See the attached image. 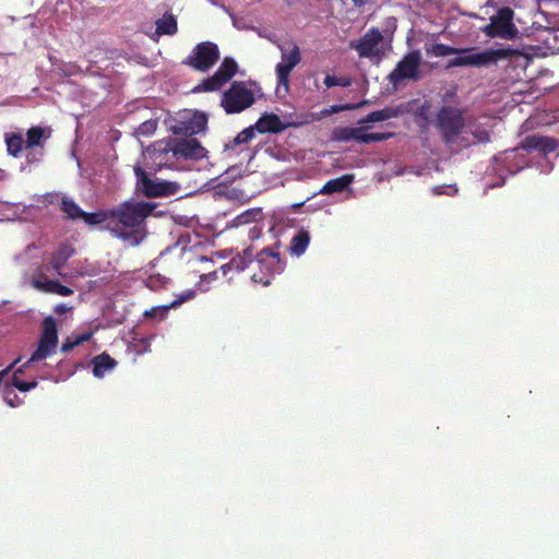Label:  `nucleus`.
<instances>
[{"label": "nucleus", "instance_id": "nucleus-1", "mask_svg": "<svg viewBox=\"0 0 559 559\" xmlns=\"http://www.w3.org/2000/svg\"><path fill=\"white\" fill-rule=\"evenodd\" d=\"M156 207L150 202H124L110 212L106 228L131 246L139 245L145 237L142 223Z\"/></svg>", "mask_w": 559, "mask_h": 559}, {"label": "nucleus", "instance_id": "nucleus-2", "mask_svg": "<svg viewBox=\"0 0 559 559\" xmlns=\"http://www.w3.org/2000/svg\"><path fill=\"white\" fill-rule=\"evenodd\" d=\"M557 141L544 136H526V168L535 167L540 173L548 174L554 167Z\"/></svg>", "mask_w": 559, "mask_h": 559}, {"label": "nucleus", "instance_id": "nucleus-3", "mask_svg": "<svg viewBox=\"0 0 559 559\" xmlns=\"http://www.w3.org/2000/svg\"><path fill=\"white\" fill-rule=\"evenodd\" d=\"M350 47L358 52L359 57L377 62L385 56L390 48L382 33L374 27L366 32L358 40L352 41Z\"/></svg>", "mask_w": 559, "mask_h": 559}, {"label": "nucleus", "instance_id": "nucleus-4", "mask_svg": "<svg viewBox=\"0 0 559 559\" xmlns=\"http://www.w3.org/2000/svg\"><path fill=\"white\" fill-rule=\"evenodd\" d=\"M253 103V92L243 82H234L223 94L221 105L227 114H239Z\"/></svg>", "mask_w": 559, "mask_h": 559}, {"label": "nucleus", "instance_id": "nucleus-5", "mask_svg": "<svg viewBox=\"0 0 559 559\" xmlns=\"http://www.w3.org/2000/svg\"><path fill=\"white\" fill-rule=\"evenodd\" d=\"M465 121L462 111L452 106H442L437 116V126L443 133L447 144L456 142L457 136L462 133Z\"/></svg>", "mask_w": 559, "mask_h": 559}, {"label": "nucleus", "instance_id": "nucleus-6", "mask_svg": "<svg viewBox=\"0 0 559 559\" xmlns=\"http://www.w3.org/2000/svg\"><path fill=\"white\" fill-rule=\"evenodd\" d=\"M136 190L148 198L168 197L178 192L180 186L175 181L151 179L140 166L134 167Z\"/></svg>", "mask_w": 559, "mask_h": 559}, {"label": "nucleus", "instance_id": "nucleus-7", "mask_svg": "<svg viewBox=\"0 0 559 559\" xmlns=\"http://www.w3.org/2000/svg\"><path fill=\"white\" fill-rule=\"evenodd\" d=\"M489 37L513 39L518 35V28L513 23V10L502 8L490 17V23L481 28Z\"/></svg>", "mask_w": 559, "mask_h": 559}, {"label": "nucleus", "instance_id": "nucleus-8", "mask_svg": "<svg viewBox=\"0 0 559 559\" xmlns=\"http://www.w3.org/2000/svg\"><path fill=\"white\" fill-rule=\"evenodd\" d=\"M57 344L58 332L56 321L53 318L48 317L43 321V330L37 348L23 367L26 368L32 362L43 360L50 356L55 352Z\"/></svg>", "mask_w": 559, "mask_h": 559}, {"label": "nucleus", "instance_id": "nucleus-9", "mask_svg": "<svg viewBox=\"0 0 559 559\" xmlns=\"http://www.w3.org/2000/svg\"><path fill=\"white\" fill-rule=\"evenodd\" d=\"M218 59L219 49L217 45L212 41H203L193 48L183 63L198 71L205 72L210 70Z\"/></svg>", "mask_w": 559, "mask_h": 559}, {"label": "nucleus", "instance_id": "nucleus-10", "mask_svg": "<svg viewBox=\"0 0 559 559\" xmlns=\"http://www.w3.org/2000/svg\"><path fill=\"white\" fill-rule=\"evenodd\" d=\"M421 57L419 51H412L407 53L389 74L388 79L393 85L400 84L404 80H418L419 79V64Z\"/></svg>", "mask_w": 559, "mask_h": 559}, {"label": "nucleus", "instance_id": "nucleus-11", "mask_svg": "<svg viewBox=\"0 0 559 559\" xmlns=\"http://www.w3.org/2000/svg\"><path fill=\"white\" fill-rule=\"evenodd\" d=\"M273 43L277 45L282 52V61L276 66V74L278 86H284V88L288 90V79L292 70L300 62L301 56L299 47L295 44L292 45L289 51H286L285 48L278 44L276 40L270 38Z\"/></svg>", "mask_w": 559, "mask_h": 559}, {"label": "nucleus", "instance_id": "nucleus-12", "mask_svg": "<svg viewBox=\"0 0 559 559\" xmlns=\"http://www.w3.org/2000/svg\"><path fill=\"white\" fill-rule=\"evenodd\" d=\"M175 156L200 159L205 156V150L197 139L187 138L175 142L169 148Z\"/></svg>", "mask_w": 559, "mask_h": 559}, {"label": "nucleus", "instance_id": "nucleus-13", "mask_svg": "<svg viewBox=\"0 0 559 559\" xmlns=\"http://www.w3.org/2000/svg\"><path fill=\"white\" fill-rule=\"evenodd\" d=\"M459 52H462L463 55L451 60L449 62V67H481L492 64V59H490L487 50L476 53H469L467 50H459Z\"/></svg>", "mask_w": 559, "mask_h": 559}, {"label": "nucleus", "instance_id": "nucleus-14", "mask_svg": "<svg viewBox=\"0 0 559 559\" xmlns=\"http://www.w3.org/2000/svg\"><path fill=\"white\" fill-rule=\"evenodd\" d=\"M51 130L49 128L33 127L26 133L25 148H43L44 143L50 138Z\"/></svg>", "mask_w": 559, "mask_h": 559}, {"label": "nucleus", "instance_id": "nucleus-15", "mask_svg": "<svg viewBox=\"0 0 559 559\" xmlns=\"http://www.w3.org/2000/svg\"><path fill=\"white\" fill-rule=\"evenodd\" d=\"M255 128L259 132H273L277 133L285 129V124L281 121L278 116L274 114H264L257 121Z\"/></svg>", "mask_w": 559, "mask_h": 559}, {"label": "nucleus", "instance_id": "nucleus-16", "mask_svg": "<svg viewBox=\"0 0 559 559\" xmlns=\"http://www.w3.org/2000/svg\"><path fill=\"white\" fill-rule=\"evenodd\" d=\"M93 373L96 378H103L107 371L112 370L117 361L111 358L108 354H100L93 358Z\"/></svg>", "mask_w": 559, "mask_h": 559}, {"label": "nucleus", "instance_id": "nucleus-17", "mask_svg": "<svg viewBox=\"0 0 559 559\" xmlns=\"http://www.w3.org/2000/svg\"><path fill=\"white\" fill-rule=\"evenodd\" d=\"M400 112L401 111L397 108L386 107L384 109L370 112L365 118L360 119L358 121V123L365 124V123H373V122L384 121V120L397 117L400 115Z\"/></svg>", "mask_w": 559, "mask_h": 559}, {"label": "nucleus", "instance_id": "nucleus-18", "mask_svg": "<svg viewBox=\"0 0 559 559\" xmlns=\"http://www.w3.org/2000/svg\"><path fill=\"white\" fill-rule=\"evenodd\" d=\"M354 180L353 175H344L342 177H338L336 179H332L328 181L323 188L321 189L322 194H331L334 192H341L345 190Z\"/></svg>", "mask_w": 559, "mask_h": 559}, {"label": "nucleus", "instance_id": "nucleus-19", "mask_svg": "<svg viewBox=\"0 0 559 559\" xmlns=\"http://www.w3.org/2000/svg\"><path fill=\"white\" fill-rule=\"evenodd\" d=\"M73 253L74 250L70 246L63 245L52 254L50 263L58 275H62L61 269Z\"/></svg>", "mask_w": 559, "mask_h": 559}, {"label": "nucleus", "instance_id": "nucleus-20", "mask_svg": "<svg viewBox=\"0 0 559 559\" xmlns=\"http://www.w3.org/2000/svg\"><path fill=\"white\" fill-rule=\"evenodd\" d=\"M177 33V21L174 15L165 14L162 19L156 21L157 36L160 35H174Z\"/></svg>", "mask_w": 559, "mask_h": 559}, {"label": "nucleus", "instance_id": "nucleus-21", "mask_svg": "<svg viewBox=\"0 0 559 559\" xmlns=\"http://www.w3.org/2000/svg\"><path fill=\"white\" fill-rule=\"evenodd\" d=\"M309 241H310L309 233L306 230H300L292 239L290 247H289L290 253L296 257L301 255L306 251V249L309 245Z\"/></svg>", "mask_w": 559, "mask_h": 559}, {"label": "nucleus", "instance_id": "nucleus-22", "mask_svg": "<svg viewBox=\"0 0 559 559\" xmlns=\"http://www.w3.org/2000/svg\"><path fill=\"white\" fill-rule=\"evenodd\" d=\"M238 66L236 61L233 58L227 57L223 60L222 64L219 66L215 74H217L219 79H222V81L226 83L235 75Z\"/></svg>", "mask_w": 559, "mask_h": 559}, {"label": "nucleus", "instance_id": "nucleus-23", "mask_svg": "<svg viewBox=\"0 0 559 559\" xmlns=\"http://www.w3.org/2000/svg\"><path fill=\"white\" fill-rule=\"evenodd\" d=\"M5 142L9 154L14 157H19L22 150L25 148V141L21 134L9 135Z\"/></svg>", "mask_w": 559, "mask_h": 559}, {"label": "nucleus", "instance_id": "nucleus-24", "mask_svg": "<svg viewBox=\"0 0 559 559\" xmlns=\"http://www.w3.org/2000/svg\"><path fill=\"white\" fill-rule=\"evenodd\" d=\"M225 83L219 79L217 74H213L211 78L202 81L198 86L193 88V92H213L219 90Z\"/></svg>", "mask_w": 559, "mask_h": 559}, {"label": "nucleus", "instance_id": "nucleus-25", "mask_svg": "<svg viewBox=\"0 0 559 559\" xmlns=\"http://www.w3.org/2000/svg\"><path fill=\"white\" fill-rule=\"evenodd\" d=\"M487 51L490 56V59H492V64H495L499 59H509L515 56H524L523 51L512 48L490 49Z\"/></svg>", "mask_w": 559, "mask_h": 559}, {"label": "nucleus", "instance_id": "nucleus-26", "mask_svg": "<svg viewBox=\"0 0 559 559\" xmlns=\"http://www.w3.org/2000/svg\"><path fill=\"white\" fill-rule=\"evenodd\" d=\"M365 131L364 127L360 128H341L336 130V138L341 141H349L356 140L360 142V138L362 136V132Z\"/></svg>", "mask_w": 559, "mask_h": 559}, {"label": "nucleus", "instance_id": "nucleus-27", "mask_svg": "<svg viewBox=\"0 0 559 559\" xmlns=\"http://www.w3.org/2000/svg\"><path fill=\"white\" fill-rule=\"evenodd\" d=\"M457 52H459L457 49L449 47L443 44H433V45L426 46V53L428 56L445 57V56L454 55Z\"/></svg>", "mask_w": 559, "mask_h": 559}, {"label": "nucleus", "instance_id": "nucleus-28", "mask_svg": "<svg viewBox=\"0 0 559 559\" xmlns=\"http://www.w3.org/2000/svg\"><path fill=\"white\" fill-rule=\"evenodd\" d=\"M62 211L71 219L82 218L84 212L70 199L63 198L61 202Z\"/></svg>", "mask_w": 559, "mask_h": 559}, {"label": "nucleus", "instance_id": "nucleus-29", "mask_svg": "<svg viewBox=\"0 0 559 559\" xmlns=\"http://www.w3.org/2000/svg\"><path fill=\"white\" fill-rule=\"evenodd\" d=\"M207 118L204 114L195 112L193 118L188 121L190 126V134H195L203 131L206 127Z\"/></svg>", "mask_w": 559, "mask_h": 559}, {"label": "nucleus", "instance_id": "nucleus-30", "mask_svg": "<svg viewBox=\"0 0 559 559\" xmlns=\"http://www.w3.org/2000/svg\"><path fill=\"white\" fill-rule=\"evenodd\" d=\"M267 258L273 259V261L267 265V269H273L275 264L280 263V253L271 248H264L257 254L259 263H264Z\"/></svg>", "mask_w": 559, "mask_h": 559}, {"label": "nucleus", "instance_id": "nucleus-31", "mask_svg": "<svg viewBox=\"0 0 559 559\" xmlns=\"http://www.w3.org/2000/svg\"><path fill=\"white\" fill-rule=\"evenodd\" d=\"M90 225H97L100 223H107L110 219V212H97V213H85L82 217Z\"/></svg>", "mask_w": 559, "mask_h": 559}, {"label": "nucleus", "instance_id": "nucleus-32", "mask_svg": "<svg viewBox=\"0 0 559 559\" xmlns=\"http://www.w3.org/2000/svg\"><path fill=\"white\" fill-rule=\"evenodd\" d=\"M32 284L34 288L45 293H55L57 281L46 278H33Z\"/></svg>", "mask_w": 559, "mask_h": 559}, {"label": "nucleus", "instance_id": "nucleus-33", "mask_svg": "<svg viewBox=\"0 0 559 559\" xmlns=\"http://www.w3.org/2000/svg\"><path fill=\"white\" fill-rule=\"evenodd\" d=\"M261 216H262V212L260 209H252V210H249V211L240 214L237 217V222H238V224H247L249 222L258 221L259 218H261Z\"/></svg>", "mask_w": 559, "mask_h": 559}, {"label": "nucleus", "instance_id": "nucleus-34", "mask_svg": "<svg viewBox=\"0 0 559 559\" xmlns=\"http://www.w3.org/2000/svg\"><path fill=\"white\" fill-rule=\"evenodd\" d=\"M392 133H365L362 132V136L360 138V143H371V142H380L388 140L392 136Z\"/></svg>", "mask_w": 559, "mask_h": 559}, {"label": "nucleus", "instance_id": "nucleus-35", "mask_svg": "<svg viewBox=\"0 0 559 559\" xmlns=\"http://www.w3.org/2000/svg\"><path fill=\"white\" fill-rule=\"evenodd\" d=\"M23 369L20 368L17 369L15 372H14V376H13V385L15 388H17L20 391H29L31 389L35 388L36 386V382H24V381H21L19 379V373H22Z\"/></svg>", "mask_w": 559, "mask_h": 559}, {"label": "nucleus", "instance_id": "nucleus-36", "mask_svg": "<svg viewBox=\"0 0 559 559\" xmlns=\"http://www.w3.org/2000/svg\"><path fill=\"white\" fill-rule=\"evenodd\" d=\"M254 136V129L247 128L242 130L238 135L234 139V145L242 144L249 142Z\"/></svg>", "mask_w": 559, "mask_h": 559}, {"label": "nucleus", "instance_id": "nucleus-37", "mask_svg": "<svg viewBox=\"0 0 559 559\" xmlns=\"http://www.w3.org/2000/svg\"><path fill=\"white\" fill-rule=\"evenodd\" d=\"M324 84L326 87H333L336 85L348 86L350 84V81L348 79H344V78L326 75L324 79Z\"/></svg>", "mask_w": 559, "mask_h": 559}, {"label": "nucleus", "instance_id": "nucleus-38", "mask_svg": "<svg viewBox=\"0 0 559 559\" xmlns=\"http://www.w3.org/2000/svg\"><path fill=\"white\" fill-rule=\"evenodd\" d=\"M472 133H473L474 140L473 141L466 140L463 145L467 146L471 144L489 141V133L485 130H474V131H472Z\"/></svg>", "mask_w": 559, "mask_h": 559}, {"label": "nucleus", "instance_id": "nucleus-39", "mask_svg": "<svg viewBox=\"0 0 559 559\" xmlns=\"http://www.w3.org/2000/svg\"><path fill=\"white\" fill-rule=\"evenodd\" d=\"M155 130H156V122L153 120H147L138 127L136 133L139 135H150V134L154 133Z\"/></svg>", "mask_w": 559, "mask_h": 559}, {"label": "nucleus", "instance_id": "nucleus-40", "mask_svg": "<svg viewBox=\"0 0 559 559\" xmlns=\"http://www.w3.org/2000/svg\"><path fill=\"white\" fill-rule=\"evenodd\" d=\"M548 87H543L546 91ZM526 98L532 95L533 98H538L542 94V88H537V83L534 80L526 81Z\"/></svg>", "mask_w": 559, "mask_h": 559}, {"label": "nucleus", "instance_id": "nucleus-41", "mask_svg": "<svg viewBox=\"0 0 559 559\" xmlns=\"http://www.w3.org/2000/svg\"><path fill=\"white\" fill-rule=\"evenodd\" d=\"M26 150V160L27 163H36L40 160L43 157V148L35 147V148H25Z\"/></svg>", "mask_w": 559, "mask_h": 559}, {"label": "nucleus", "instance_id": "nucleus-42", "mask_svg": "<svg viewBox=\"0 0 559 559\" xmlns=\"http://www.w3.org/2000/svg\"><path fill=\"white\" fill-rule=\"evenodd\" d=\"M174 134H190V126L188 122H180L171 128Z\"/></svg>", "mask_w": 559, "mask_h": 559}, {"label": "nucleus", "instance_id": "nucleus-43", "mask_svg": "<svg viewBox=\"0 0 559 559\" xmlns=\"http://www.w3.org/2000/svg\"><path fill=\"white\" fill-rule=\"evenodd\" d=\"M366 104V102H362V103H359L357 105H342V106H337V105H334L331 107V112H338V111H342V110H352V109H356V108H360L361 106H364Z\"/></svg>", "mask_w": 559, "mask_h": 559}, {"label": "nucleus", "instance_id": "nucleus-44", "mask_svg": "<svg viewBox=\"0 0 559 559\" xmlns=\"http://www.w3.org/2000/svg\"><path fill=\"white\" fill-rule=\"evenodd\" d=\"M75 346H78V344H74V336H69L66 338V341L62 343L61 345V352L62 353H68L70 352L71 349H73Z\"/></svg>", "mask_w": 559, "mask_h": 559}, {"label": "nucleus", "instance_id": "nucleus-45", "mask_svg": "<svg viewBox=\"0 0 559 559\" xmlns=\"http://www.w3.org/2000/svg\"><path fill=\"white\" fill-rule=\"evenodd\" d=\"M457 189L455 187H452V186H448V187H435L433 188V193L435 194H442V193H448V194H454L456 193Z\"/></svg>", "mask_w": 559, "mask_h": 559}, {"label": "nucleus", "instance_id": "nucleus-46", "mask_svg": "<svg viewBox=\"0 0 559 559\" xmlns=\"http://www.w3.org/2000/svg\"><path fill=\"white\" fill-rule=\"evenodd\" d=\"M72 293H73L72 289H70L69 287L63 286L59 282H57V286L55 288V293L53 294H58V295H61V296H70V295H72Z\"/></svg>", "mask_w": 559, "mask_h": 559}, {"label": "nucleus", "instance_id": "nucleus-47", "mask_svg": "<svg viewBox=\"0 0 559 559\" xmlns=\"http://www.w3.org/2000/svg\"><path fill=\"white\" fill-rule=\"evenodd\" d=\"M92 335H93L92 332H85L80 335H76V336H74V344L80 345L84 342H87L91 340Z\"/></svg>", "mask_w": 559, "mask_h": 559}, {"label": "nucleus", "instance_id": "nucleus-48", "mask_svg": "<svg viewBox=\"0 0 559 559\" xmlns=\"http://www.w3.org/2000/svg\"><path fill=\"white\" fill-rule=\"evenodd\" d=\"M509 168H511V167L509 166ZM522 168H523V158L520 157V160L516 162L515 165H514V169H510V173L515 174L519 170H521Z\"/></svg>", "mask_w": 559, "mask_h": 559}, {"label": "nucleus", "instance_id": "nucleus-49", "mask_svg": "<svg viewBox=\"0 0 559 559\" xmlns=\"http://www.w3.org/2000/svg\"><path fill=\"white\" fill-rule=\"evenodd\" d=\"M69 310V308L66 305H58L55 309V311L59 314L66 313Z\"/></svg>", "mask_w": 559, "mask_h": 559}, {"label": "nucleus", "instance_id": "nucleus-50", "mask_svg": "<svg viewBox=\"0 0 559 559\" xmlns=\"http://www.w3.org/2000/svg\"><path fill=\"white\" fill-rule=\"evenodd\" d=\"M252 280H253L254 282H260V283H262L264 286H266V285H269V284H270V280H269V278H267V280H265V281H263V278H262V277H258V275H257V274H253V275H252Z\"/></svg>", "mask_w": 559, "mask_h": 559}, {"label": "nucleus", "instance_id": "nucleus-51", "mask_svg": "<svg viewBox=\"0 0 559 559\" xmlns=\"http://www.w3.org/2000/svg\"><path fill=\"white\" fill-rule=\"evenodd\" d=\"M515 158V154H514V151L510 152V153H506V156H504V160L507 163H510L511 160H513Z\"/></svg>", "mask_w": 559, "mask_h": 559}, {"label": "nucleus", "instance_id": "nucleus-52", "mask_svg": "<svg viewBox=\"0 0 559 559\" xmlns=\"http://www.w3.org/2000/svg\"><path fill=\"white\" fill-rule=\"evenodd\" d=\"M356 7H362L369 2V0H352Z\"/></svg>", "mask_w": 559, "mask_h": 559}, {"label": "nucleus", "instance_id": "nucleus-53", "mask_svg": "<svg viewBox=\"0 0 559 559\" xmlns=\"http://www.w3.org/2000/svg\"><path fill=\"white\" fill-rule=\"evenodd\" d=\"M531 50H534V49H533V48H528V47L526 46V53H525V57H526V64L528 63V61H530V59H531V57H532V55H533V53L531 52Z\"/></svg>", "mask_w": 559, "mask_h": 559}, {"label": "nucleus", "instance_id": "nucleus-54", "mask_svg": "<svg viewBox=\"0 0 559 559\" xmlns=\"http://www.w3.org/2000/svg\"><path fill=\"white\" fill-rule=\"evenodd\" d=\"M243 253H245V255H246L247 258H251V255H252L251 249H247V250H245V252H243Z\"/></svg>", "mask_w": 559, "mask_h": 559}]
</instances>
